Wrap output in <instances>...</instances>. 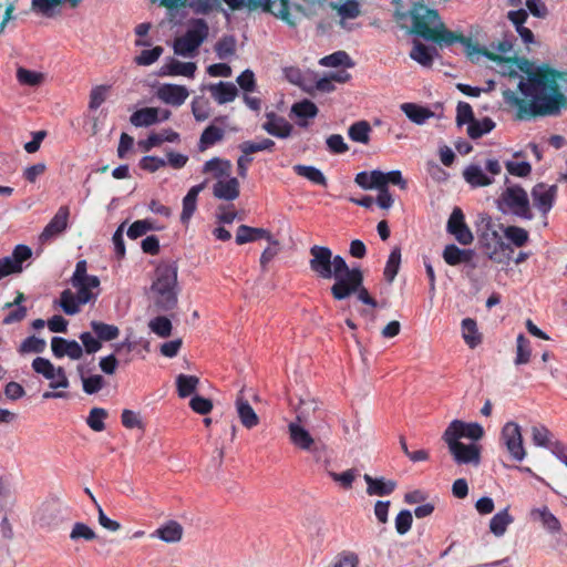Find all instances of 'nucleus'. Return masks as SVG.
<instances>
[{
	"mask_svg": "<svg viewBox=\"0 0 567 567\" xmlns=\"http://www.w3.org/2000/svg\"><path fill=\"white\" fill-rule=\"evenodd\" d=\"M288 429L291 443L300 450L307 451L316 442L310 433L299 423L291 422Z\"/></svg>",
	"mask_w": 567,
	"mask_h": 567,
	"instance_id": "nucleus-26",
	"label": "nucleus"
},
{
	"mask_svg": "<svg viewBox=\"0 0 567 567\" xmlns=\"http://www.w3.org/2000/svg\"><path fill=\"white\" fill-rule=\"evenodd\" d=\"M474 251L472 249H461L454 244L445 246L443 259L450 266H457L472 260Z\"/></svg>",
	"mask_w": 567,
	"mask_h": 567,
	"instance_id": "nucleus-29",
	"label": "nucleus"
},
{
	"mask_svg": "<svg viewBox=\"0 0 567 567\" xmlns=\"http://www.w3.org/2000/svg\"><path fill=\"white\" fill-rule=\"evenodd\" d=\"M553 433L543 424L532 427V440L536 446L550 449L553 443Z\"/></svg>",
	"mask_w": 567,
	"mask_h": 567,
	"instance_id": "nucleus-49",
	"label": "nucleus"
},
{
	"mask_svg": "<svg viewBox=\"0 0 567 567\" xmlns=\"http://www.w3.org/2000/svg\"><path fill=\"white\" fill-rule=\"evenodd\" d=\"M107 417V411L103 408H93L86 419L87 425L95 432L105 429L104 420Z\"/></svg>",
	"mask_w": 567,
	"mask_h": 567,
	"instance_id": "nucleus-61",
	"label": "nucleus"
},
{
	"mask_svg": "<svg viewBox=\"0 0 567 567\" xmlns=\"http://www.w3.org/2000/svg\"><path fill=\"white\" fill-rule=\"evenodd\" d=\"M196 69L197 66L194 62H181L176 59L171 58L169 61L159 69L158 75H183L187 78H194Z\"/></svg>",
	"mask_w": 567,
	"mask_h": 567,
	"instance_id": "nucleus-18",
	"label": "nucleus"
},
{
	"mask_svg": "<svg viewBox=\"0 0 567 567\" xmlns=\"http://www.w3.org/2000/svg\"><path fill=\"white\" fill-rule=\"evenodd\" d=\"M329 476L344 489H350L354 480L360 476L358 468H350L342 473L329 472Z\"/></svg>",
	"mask_w": 567,
	"mask_h": 567,
	"instance_id": "nucleus-58",
	"label": "nucleus"
},
{
	"mask_svg": "<svg viewBox=\"0 0 567 567\" xmlns=\"http://www.w3.org/2000/svg\"><path fill=\"white\" fill-rule=\"evenodd\" d=\"M262 130L269 135L278 138H288L293 130V126L285 118V123L279 122H265L261 125Z\"/></svg>",
	"mask_w": 567,
	"mask_h": 567,
	"instance_id": "nucleus-48",
	"label": "nucleus"
},
{
	"mask_svg": "<svg viewBox=\"0 0 567 567\" xmlns=\"http://www.w3.org/2000/svg\"><path fill=\"white\" fill-rule=\"evenodd\" d=\"M513 522L514 517L508 513V508H504L491 518L489 530L496 537H502Z\"/></svg>",
	"mask_w": 567,
	"mask_h": 567,
	"instance_id": "nucleus-33",
	"label": "nucleus"
},
{
	"mask_svg": "<svg viewBox=\"0 0 567 567\" xmlns=\"http://www.w3.org/2000/svg\"><path fill=\"white\" fill-rule=\"evenodd\" d=\"M32 369L43 375L47 380H53L55 379V367L53 365V363L49 360V359H45V358H42V357H37L33 361H32Z\"/></svg>",
	"mask_w": 567,
	"mask_h": 567,
	"instance_id": "nucleus-60",
	"label": "nucleus"
},
{
	"mask_svg": "<svg viewBox=\"0 0 567 567\" xmlns=\"http://www.w3.org/2000/svg\"><path fill=\"white\" fill-rule=\"evenodd\" d=\"M163 52V47L157 45L150 50H143L134 61L137 65H151L159 59Z\"/></svg>",
	"mask_w": 567,
	"mask_h": 567,
	"instance_id": "nucleus-63",
	"label": "nucleus"
},
{
	"mask_svg": "<svg viewBox=\"0 0 567 567\" xmlns=\"http://www.w3.org/2000/svg\"><path fill=\"white\" fill-rule=\"evenodd\" d=\"M156 96L166 104L181 106L188 97V90L183 85L165 83L158 86Z\"/></svg>",
	"mask_w": 567,
	"mask_h": 567,
	"instance_id": "nucleus-16",
	"label": "nucleus"
},
{
	"mask_svg": "<svg viewBox=\"0 0 567 567\" xmlns=\"http://www.w3.org/2000/svg\"><path fill=\"white\" fill-rule=\"evenodd\" d=\"M51 350L55 358L69 357L72 360H79L83 355V348L75 340H68L62 337L51 339Z\"/></svg>",
	"mask_w": 567,
	"mask_h": 567,
	"instance_id": "nucleus-14",
	"label": "nucleus"
},
{
	"mask_svg": "<svg viewBox=\"0 0 567 567\" xmlns=\"http://www.w3.org/2000/svg\"><path fill=\"white\" fill-rule=\"evenodd\" d=\"M449 447L451 455L456 464H472L474 466H478L481 463V446L471 443L464 444L460 441H455V437L452 440H443Z\"/></svg>",
	"mask_w": 567,
	"mask_h": 567,
	"instance_id": "nucleus-9",
	"label": "nucleus"
},
{
	"mask_svg": "<svg viewBox=\"0 0 567 567\" xmlns=\"http://www.w3.org/2000/svg\"><path fill=\"white\" fill-rule=\"evenodd\" d=\"M401 111L406 115V117L417 124H424L429 118L435 115L429 107L419 105L416 103H403L400 106Z\"/></svg>",
	"mask_w": 567,
	"mask_h": 567,
	"instance_id": "nucleus-25",
	"label": "nucleus"
},
{
	"mask_svg": "<svg viewBox=\"0 0 567 567\" xmlns=\"http://www.w3.org/2000/svg\"><path fill=\"white\" fill-rule=\"evenodd\" d=\"M371 125L368 121L361 120L351 124L348 128V136L352 142L368 144L370 142Z\"/></svg>",
	"mask_w": 567,
	"mask_h": 567,
	"instance_id": "nucleus-34",
	"label": "nucleus"
},
{
	"mask_svg": "<svg viewBox=\"0 0 567 567\" xmlns=\"http://www.w3.org/2000/svg\"><path fill=\"white\" fill-rule=\"evenodd\" d=\"M76 370L82 381L83 391L86 394H95L104 388L105 380L102 375L93 374L85 377V369L82 364H79Z\"/></svg>",
	"mask_w": 567,
	"mask_h": 567,
	"instance_id": "nucleus-36",
	"label": "nucleus"
},
{
	"mask_svg": "<svg viewBox=\"0 0 567 567\" xmlns=\"http://www.w3.org/2000/svg\"><path fill=\"white\" fill-rule=\"evenodd\" d=\"M504 236L516 247H524L529 240L528 231L518 226L504 228Z\"/></svg>",
	"mask_w": 567,
	"mask_h": 567,
	"instance_id": "nucleus-52",
	"label": "nucleus"
},
{
	"mask_svg": "<svg viewBox=\"0 0 567 567\" xmlns=\"http://www.w3.org/2000/svg\"><path fill=\"white\" fill-rule=\"evenodd\" d=\"M275 142L270 138H262L259 142L254 141H245L239 144L238 148L240 152L245 155H250L257 152L261 151H269L271 152L275 147Z\"/></svg>",
	"mask_w": 567,
	"mask_h": 567,
	"instance_id": "nucleus-47",
	"label": "nucleus"
},
{
	"mask_svg": "<svg viewBox=\"0 0 567 567\" xmlns=\"http://www.w3.org/2000/svg\"><path fill=\"white\" fill-rule=\"evenodd\" d=\"M176 261L161 262L154 272L148 296L156 312H171L177 308L179 287Z\"/></svg>",
	"mask_w": 567,
	"mask_h": 567,
	"instance_id": "nucleus-3",
	"label": "nucleus"
},
{
	"mask_svg": "<svg viewBox=\"0 0 567 567\" xmlns=\"http://www.w3.org/2000/svg\"><path fill=\"white\" fill-rule=\"evenodd\" d=\"M532 349L529 340L523 334L519 333L516 339V358L515 364H526L530 360Z\"/></svg>",
	"mask_w": 567,
	"mask_h": 567,
	"instance_id": "nucleus-50",
	"label": "nucleus"
},
{
	"mask_svg": "<svg viewBox=\"0 0 567 567\" xmlns=\"http://www.w3.org/2000/svg\"><path fill=\"white\" fill-rule=\"evenodd\" d=\"M359 557L352 551H342L339 554L332 564V567H358Z\"/></svg>",
	"mask_w": 567,
	"mask_h": 567,
	"instance_id": "nucleus-64",
	"label": "nucleus"
},
{
	"mask_svg": "<svg viewBox=\"0 0 567 567\" xmlns=\"http://www.w3.org/2000/svg\"><path fill=\"white\" fill-rule=\"evenodd\" d=\"M235 405L238 417L246 429L250 430L259 424V417L249 402L244 398L243 390L237 395Z\"/></svg>",
	"mask_w": 567,
	"mask_h": 567,
	"instance_id": "nucleus-19",
	"label": "nucleus"
},
{
	"mask_svg": "<svg viewBox=\"0 0 567 567\" xmlns=\"http://www.w3.org/2000/svg\"><path fill=\"white\" fill-rule=\"evenodd\" d=\"M13 262L19 272L23 270V262L32 257V249L27 245H17L11 254L8 256Z\"/></svg>",
	"mask_w": 567,
	"mask_h": 567,
	"instance_id": "nucleus-57",
	"label": "nucleus"
},
{
	"mask_svg": "<svg viewBox=\"0 0 567 567\" xmlns=\"http://www.w3.org/2000/svg\"><path fill=\"white\" fill-rule=\"evenodd\" d=\"M530 518L542 523L543 527L551 533H558L561 529L558 518L548 509L547 506L534 508L530 511Z\"/></svg>",
	"mask_w": 567,
	"mask_h": 567,
	"instance_id": "nucleus-23",
	"label": "nucleus"
},
{
	"mask_svg": "<svg viewBox=\"0 0 567 567\" xmlns=\"http://www.w3.org/2000/svg\"><path fill=\"white\" fill-rule=\"evenodd\" d=\"M159 110L156 107H144L135 111L131 117V123L136 127L151 126L158 123Z\"/></svg>",
	"mask_w": 567,
	"mask_h": 567,
	"instance_id": "nucleus-32",
	"label": "nucleus"
},
{
	"mask_svg": "<svg viewBox=\"0 0 567 567\" xmlns=\"http://www.w3.org/2000/svg\"><path fill=\"white\" fill-rule=\"evenodd\" d=\"M70 215V209L68 206H61L53 218L49 221V224L44 227L40 239L42 241L51 240L58 235L62 234L68 227V219Z\"/></svg>",
	"mask_w": 567,
	"mask_h": 567,
	"instance_id": "nucleus-15",
	"label": "nucleus"
},
{
	"mask_svg": "<svg viewBox=\"0 0 567 567\" xmlns=\"http://www.w3.org/2000/svg\"><path fill=\"white\" fill-rule=\"evenodd\" d=\"M446 230L464 246L471 245L474 240L471 229L464 220V214L460 207H455L447 220Z\"/></svg>",
	"mask_w": 567,
	"mask_h": 567,
	"instance_id": "nucleus-12",
	"label": "nucleus"
},
{
	"mask_svg": "<svg viewBox=\"0 0 567 567\" xmlns=\"http://www.w3.org/2000/svg\"><path fill=\"white\" fill-rule=\"evenodd\" d=\"M320 65L338 68V66H347L351 68L354 65L350 55L346 51H337L332 54L326 55L319 61Z\"/></svg>",
	"mask_w": 567,
	"mask_h": 567,
	"instance_id": "nucleus-46",
	"label": "nucleus"
},
{
	"mask_svg": "<svg viewBox=\"0 0 567 567\" xmlns=\"http://www.w3.org/2000/svg\"><path fill=\"white\" fill-rule=\"evenodd\" d=\"M236 40L233 35H225L215 44V52L220 60H225L235 54Z\"/></svg>",
	"mask_w": 567,
	"mask_h": 567,
	"instance_id": "nucleus-56",
	"label": "nucleus"
},
{
	"mask_svg": "<svg viewBox=\"0 0 567 567\" xmlns=\"http://www.w3.org/2000/svg\"><path fill=\"white\" fill-rule=\"evenodd\" d=\"M231 163L228 159L214 157L203 166V173H213L216 178L229 177Z\"/></svg>",
	"mask_w": 567,
	"mask_h": 567,
	"instance_id": "nucleus-40",
	"label": "nucleus"
},
{
	"mask_svg": "<svg viewBox=\"0 0 567 567\" xmlns=\"http://www.w3.org/2000/svg\"><path fill=\"white\" fill-rule=\"evenodd\" d=\"M435 55H437V50L435 48H430L419 41L414 42L410 52V58L412 60L426 68L432 65Z\"/></svg>",
	"mask_w": 567,
	"mask_h": 567,
	"instance_id": "nucleus-31",
	"label": "nucleus"
},
{
	"mask_svg": "<svg viewBox=\"0 0 567 567\" xmlns=\"http://www.w3.org/2000/svg\"><path fill=\"white\" fill-rule=\"evenodd\" d=\"M475 120L472 106L467 102L460 101L456 106V125L461 127L467 124L468 126Z\"/></svg>",
	"mask_w": 567,
	"mask_h": 567,
	"instance_id": "nucleus-62",
	"label": "nucleus"
},
{
	"mask_svg": "<svg viewBox=\"0 0 567 567\" xmlns=\"http://www.w3.org/2000/svg\"><path fill=\"white\" fill-rule=\"evenodd\" d=\"M97 537L95 532L85 523L76 522L70 533V539L73 542L85 540L91 542Z\"/></svg>",
	"mask_w": 567,
	"mask_h": 567,
	"instance_id": "nucleus-53",
	"label": "nucleus"
},
{
	"mask_svg": "<svg viewBox=\"0 0 567 567\" xmlns=\"http://www.w3.org/2000/svg\"><path fill=\"white\" fill-rule=\"evenodd\" d=\"M401 265V249L400 247H394L390 252L386 265L384 267V278L389 284H392L395 276L399 272Z\"/></svg>",
	"mask_w": 567,
	"mask_h": 567,
	"instance_id": "nucleus-44",
	"label": "nucleus"
},
{
	"mask_svg": "<svg viewBox=\"0 0 567 567\" xmlns=\"http://www.w3.org/2000/svg\"><path fill=\"white\" fill-rule=\"evenodd\" d=\"M361 271L360 267L349 268L342 256H332V278L334 279L330 288L332 297L336 300L350 297L351 291L360 285Z\"/></svg>",
	"mask_w": 567,
	"mask_h": 567,
	"instance_id": "nucleus-4",
	"label": "nucleus"
},
{
	"mask_svg": "<svg viewBox=\"0 0 567 567\" xmlns=\"http://www.w3.org/2000/svg\"><path fill=\"white\" fill-rule=\"evenodd\" d=\"M100 286V279L97 276L91 275L82 279L81 286H73L78 289L79 300L81 303H87L97 297V293L92 292V289H96Z\"/></svg>",
	"mask_w": 567,
	"mask_h": 567,
	"instance_id": "nucleus-37",
	"label": "nucleus"
},
{
	"mask_svg": "<svg viewBox=\"0 0 567 567\" xmlns=\"http://www.w3.org/2000/svg\"><path fill=\"white\" fill-rule=\"evenodd\" d=\"M293 171L297 175L309 179L313 184L324 186V187L328 184L327 178L323 175V173L315 166L298 164V165L293 166Z\"/></svg>",
	"mask_w": 567,
	"mask_h": 567,
	"instance_id": "nucleus-42",
	"label": "nucleus"
},
{
	"mask_svg": "<svg viewBox=\"0 0 567 567\" xmlns=\"http://www.w3.org/2000/svg\"><path fill=\"white\" fill-rule=\"evenodd\" d=\"M462 336L466 344L472 349L482 342V337L478 332L477 323L472 318H465L462 320Z\"/></svg>",
	"mask_w": 567,
	"mask_h": 567,
	"instance_id": "nucleus-39",
	"label": "nucleus"
},
{
	"mask_svg": "<svg viewBox=\"0 0 567 567\" xmlns=\"http://www.w3.org/2000/svg\"><path fill=\"white\" fill-rule=\"evenodd\" d=\"M215 197L225 200H234L239 196V182L236 177H228L227 181H218L214 185Z\"/></svg>",
	"mask_w": 567,
	"mask_h": 567,
	"instance_id": "nucleus-27",
	"label": "nucleus"
},
{
	"mask_svg": "<svg viewBox=\"0 0 567 567\" xmlns=\"http://www.w3.org/2000/svg\"><path fill=\"white\" fill-rule=\"evenodd\" d=\"M90 327L101 343L102 341H112L120 336V329L114 324L93 320Z\"/></svg>",
	"mask_w": 567,
	"mask_h": 567,
	"instance_id": "nucleus-41",
	"label": "nucleus"
},
{
	"mask_svg": "<svg viewBox=\"0 0 567 567\" xmlns=\"http://www.w3.org/2000/svg\"><path fill=\"white\" fill-rule=\"evenodd\" d=\"M183 526L176 520H168L158 527L151 536L165 543H177L183 537Z\"/></svg>",
	"mask_w": 567,
	"mask_h": 567,
	"instance_id": "nucleus-24",
	"label": "nucleus"
},
{
	"mask_svg": "<svg viewBox=\"0 0 567 567\" xmlns=\"http://www.w3.org/2000/svg\"><path fill=\"white\" fill-rule=\"evenodd\" d=\"M179 141V134L171 128L164 130L162 133H151L145 141L138 144L145 152H150L153 147L164 142L175 143Z\"/></svg>",
	"mask_w": 567,
	"mask_h": 567,
	"instance_id": "nucleus-30",
	"label": "nucleus"
},
{
	"mask_svg": "<svg viewBox=\"0 0 567 567\" xmlns=\"http://www.w3.org/2000/svg\"><path fill=\"white\" fill-rule=\"evenodd\" d=\"M80 305L82 303L79 300V295L75 297L70 289L61 292L60 307L66 315L73 316L80 312Z\"/></svg>",
	"mask_w": 567,
	"mask_h": 567,
	"instance_id": "nucleus-51",
	"label": "nucleus"
},
{
	"mask_svg": "<svg viewBox=\"0 0 567 567\" xmlns=\"http://www.w3.org/2000/svg\"><path fill=\"white\" fill-rule=\"evenodd\" d=\"M38 522L42 527L56 526L60 522V509L54 503L43 504L38 513Z\"/></svg>",
	"mask_w": 567,
	"mask_h": 567,
	"instance_id": "nucleus-35",
	"label": "nucleus"
},
{
	"mask_svg": "<svg viewBox=\"0 0 567 567\" xmlns=\"http://www.w3.org/2000/svg\"><path fill=\"white\" fill-rule=\"evenodd\" d=\"M148 328L161 338H168L172 334V322L165 316H157L148 323Z\"/></svg>",
	"mask_w": 567,
	"mask_h": 567,
	"instance_id": "nucleus-55",
	"label": "nucleus"
},
{
	"mask_svg": "<svg viewBox=\"0 0 567 567\" xmlns=\"http://www.w3.org/2000/svg\"><path fill=\"white\" fill-rule=\"evenodd\" d=\"M501 441L506 447L511 457L522 462L526 456L520 426L513 421L504 424L501 431Z\"/></svg>",
	"mask_w": 567,
	"mask_h": 567,
	"instance_id": "nucleus-8",
	"label": "nucleus"
},
{
	"mask_svg": "<svg viewBox=\"0 0 567 567\" xmlns=\"http://www.w3.org/2000/svg\"><path fill=\"white\" fill-rule=\"evenodd\" d=\"M17 80L22 85L38 86L43 81V74L20 66L17 70Z\"/></svg>",
	"mask_w": 567,
	"mask_h": 567,
	"instance_id": "nucleus-59",
	"label": "nucleus"
},
{
	"mask_svg": "<svg viewBox=\"0 0 567 567\" xmlns=\"http://www.w3.org/2000/svg\"><path fill=\"white\" fill-rule=\"evenodd\" d=\"M209 28L204 19H193L184 35L176 38L173 44L175 54L192 56L207 39Z\"/></svg>",
	"mask_w": 567,
	"mask_h": 567,
	"instance_id": "nucleus-7",
	"label": "nucleus"
},
{
	"mask_svg": "<svg viewBox=\"0 0 567 567\" xmlns=\"http://www.w3.org/2000/svg\"><path fill=\"white\" fill-rule=\"evenodd\" d=\"M212 96L218 104H226L236 99L238 90L233 82H218L209 85Z\"/></svg>",
	"mask_w": 567,
	"mask_h": 567,
	"instance_id": "nucleus-22",
	"label": "nucleus"
},
{
	"mask_svg": "<svg viewBox=\"0 0 567 567\" xmlns=\"http://www.w3.org/2000/svg\"><path fill=\"white\" fill-rule=\"evenodd\" d=\"M318 112L319 110L317 105L312 101L306 99L292 104L290 115L298 118L297 124L300 127H307L309 125L308 118L316 117Z\"/></svg>",
	"mask_w": 567,
	"mask_h": 567,
	"instance_id": "nucleus-21",
	"label": "nucleus"
},
{
	"mask_svg": "<svg viewBox=\"0 0 567 567\" xmlns=\"http://www.w3.org/2000/svg\"><path fill=\"white\" fill-rule=\"evenodd\" d=\"M363 480L365 481L367 494L378 495V496H386L392 494L396 488V482L392 480H385L384 477L374 478L369 474L363 475Z\"/></svg>",
	"mask_w": 567,
	"mask_h": 567,
	"instance_id": "nucleus-20",
	"label": "nucleus"
},
{
	"mask_svg": "<svg viewBox=\"0 0 567 567\" xmlns=\"http://www.w3.org/2000/svg\"><path fill=\"white\" fill-rule=\"evenodd\" d=\"M265 238L270 245L279 246V241L274 239L270 231L265 228H255L247 225H240L236 233V244L244 245Z\"/></svg>",
	"mask_w": 567,
	"mask_h": 567,
	"instance_id": "nucleus-17",
	"label": "nucleus"
},
{
	"mask_svg": "<svg viewBox=\"0 0 567 567\" xmlns=\"http://www.w3.org/2000/svg\"><path fill=\"white\" fill-rule=\"evenodd\" d=\"M484 55L493 61L506 64L511 78L517 76L516 66L524 73L517 89L519 95L511 90L503 91L506 105L515 110V117L519 121H532L538 117L559 116L567 109V95L561 83H567V72H561L547 63L536 64L525 58L504 59L489 52Z\"/></svg>",
	"mask_w": 567,
	"mask_h": 567,
	"instance_id": "nucleus-1",
	"label": "nucleus"
},
{
	"mask_svg": "<svg viewBox=\"0 0 567 567\" xmlns=\"http://www.w3.org/2000/svg\"><path fill=\"white\" fill-rule=\"evenodd\" d=\"M495 125V122L491 117H484L481 121L475 120L467 126V135L472 140L481 138L483 135L493 131Z\"/></svg>",
	"mask_w": 567,
	"mask_h": 567,
	"instance_id": "nucleus-43",
	"label": "nucleus"
},
{
	"mask_svg": "<svg viewBox=\"0 0 567 567\" xmlns=\"http://www.w3.org/2000/svg\"><path fill=\"white\" fill-rule=\"evenodd\" d=\"M224 134L225 132L223 128L215 126L214 124L208 125L200 135L198 150L200 152L206 151L217 142H220L224 138Z\"/></svg>",
	"mask_w": 567,
	"mask_h": 567,
	"instance_id": "nucleus-38",
	"label": "nucleus"
},
{
	"mask_svg": "<svg viewBox=\"0 0 567 567\" xmlns=\"http://www.w3.org/2000/svg\"><path fill=\"white\" fill-rule=\"evenodd\" d=\"M530 195L534 206L542 213L543 216H547L554 206L557 195V186H549L545 183H538L532 188Z\"/></svg>",
	"mask_w": 567,
	"mask_h": 567,
	"instance_id": "nucleus-13",
	"label": "nucleus"
},
{
	"mask_svg": "<svg viewBox=\"0 0 567 567\" xmlns=\"http://www.w3.org/2000/svg\"><path fill=\"white\" fill-rule=\"evenodd\" d=\"M394 17L398 21H404L410 17L412 20L411 32L425 41L434 42L440 47H450L454 43H461L467 51H478L476 47L472 45L470 38L446 29L439 12L427 8L422 2H414L408 12L396 9Z\"/></svg>",
	"mask_w": 567,
	"mask_h": 567,
	"instance_id": "nucleus-2",
	"label": "nucleus"
},
{
	"mask_svg": "<svg viewBox=\"0 0 567 567\" xmlns=\"http://www.w3.org/2000/svg\"><path fill=\"white\" fill-rule=\"evenodd\" d=\"M463 177L472 187H484L494 183V177L484 173L481 166L472 164L463 171Z\"/></svg>",
	"mask_w": 567,
	"mask_h": 567,
	"instance_id": "nucleus-28",
	"label": "nucleus"
},
{
	"mask_svg": "<svg viewBox=\"0 0 567 567\" xmlns=\"http://www.w3.org/2000/svg\"><path fill=\"white\" fill-rule=\"evenodd\" d=\"M47 348L45 340L31 336L25 338L18 348L20 354L25 353H42Z\"/></svg>",
	"mask_w": 567,
	"mask_h": 567,
	"instance_id": "nucleus-54",
	"label": "nucleus"
},
{
	"mask_svg": "<svg viewBox=\"0 0 567 567\" xmlns=\"http://www.w3.org/2000/svg\"><path fill=\"white\" fill-rule=\"evenodd\" d=\"M310 269L317 274L320 278L331 279L332 274V251L326 246L315 245L310 247Z\"/></svg>",
	"mask_w": 567,
	"mask_h": 567,
	"instance_id": "nucleus-10",
	"label": "nucleus"
},
{
	"mask_svg": "<svg viewBox=\"0 0 567 567\" xmlns=\"http://www.w3.org/2000/svg\"><path fill=\"white\" fill-rule=\"evenodd\" d=\"M496 203L497 208L504 214L509 212L513 215L527 220L534 218L528 195L519 185L507 187Z\"/></svg>",
	"mask_w": 567,
	"mask_h": 567,
	"instance_id": "nucleus-6",
	"label": "nucleus"
},
{
	"mask_svg": "<svg viewBox=\"0 0 567 567\" xmlns=\"http://www.w3.org/2000/svg\"><path fill=\"white\" fill-rule=\"evenodd\" d=\"M485 229L478 235V241L484 252L489 260L504 264L511 259L513 248L509 244L503 241L499 234L492 228V220L489 217H482L481 220Z\"/></svg>",
	"mask_w": 567,
	"mask_h": 567,
	"instance_id": "nucleus-5",
	"label": "nucleus"
},
{
	"mask_svg": "<svg viewBox=\"0 0 567 567\" xmlns=\"http://www.w3.org/2000/svg\"><path fill=\"white\" fill-rule=\"evenodd\" d=\"M484 435V429L478 423H466L461 420H453L445 429L442 440L460 441L462 437H467L473 441H478Z\"/></svg>",
	"mask_w": 567,
	"mask_h": 567,
	"instance_id": "nucleus-11",
	"label": "nucleus"
},
{
	"mask_svg": "<svg viewBox=\"0 0 567 567\" xmlns=\"http://www.w3.org/2000/svg\"><path fill=\"white\" fill-rule=\"evenodd\" d=\"M199 379L195 375L178 374L176 378L177 393L181 398H187L195 392Z\"/></svg>",
	"mask_w": 567,
	"mask_h": 567,
	"instance_id": "nucleus-45",
	"label": "nucleus"
}]
</instances>
